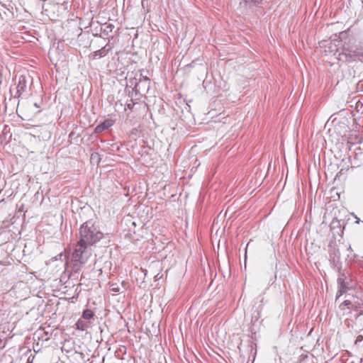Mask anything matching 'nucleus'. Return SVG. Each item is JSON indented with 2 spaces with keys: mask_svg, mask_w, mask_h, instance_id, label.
<instances>
[{
  "mask_svg": "<svg viewBox=\"0 0 363 363\" xmlns=\"http://www.w3.org/2000/svg\"><path fill=\"white\" fill-rule=\"evenodd\" d=\"M104 238V233L95 225L92 220L83 223L79 230V240L74 246L72 260L86 264L92 255L93 249Z\"/></svg>",
  "mask_w": 363,
  "mask_h": 363,
  "instance_id": "nucleus-1",
  "label": "nucleus"
},
{
  "mask_svg": "<svg viewBox=\"0 0 363 363\" xmlns=\"http://www.w3.org/2000/svg\"><path fill=\"white\" fill-rule=\"evenodd\" d=\"M264 0H241L239 4L238 9L242 14L253 13L257 8L262 6Z\"/></svg>",
  "mask_w": 363,
  "mask_h": 363,
  "instance_id": "nucleus-2",
  "label": "nucleus"
},
{
  "mask_svg": "<svg viewBox=\"0 0 363 363\" xmlns=\"http://www.w3.org/2000/svg\"><path fill=\"white\" fill-rule=\"evenodd\" d=\"M28 80L26 76L21 75L18 77V84L16 86V92L14 98H19L23 92L26 91L27 88Z\"/></svg>",
  "mask_w": 363,
  "mask_h": 363,
  "instance_id": "nucleus-3",
  "label": "nucleus"
},
{
  "mask_svg": "<svg viewBox=\"0 0 363 363\" xmlns=\"http://www.w3.org/2000/svg\"><path fill=\"white\" fill-rule=\"evenodd\" d=\"M345 50L348 51V55L350 57H354L355 60L363 61V45H359L354 50H347L346 48Z\"/></svg>",
  "mask_w": 363,
  "mask_h": 363,
  "instance_id": "nucleus-4",
  "label": "nucleus"
},
{
  "mask_svg": "<svg viewBox=\"0 0 363 363\" xmlns=\"http://www.w3.org/2000/svg\"><path fill=\"white\" fill-rule=\"evenodd\" d=\"M113 121L107 119L98 124L94 128V133H100L113 125Z\"/></svg>",
  "mask_w": 363,
  "mask_h": 363,
  "instance_id": "nucleus-5",
  "label": "nucleus"
},
{
  "mask_svg": "<svg viewBox=\"0 0 363 363\" xmlns=\"http://www.w3.org/2000/svg\"><path fill=\"white\" fill-rule=\"evenodd\" d=\"M150 79L147 77H143V79L140 80L139 83L136 84V85L135 86V87L133 89V91H135L136 95L138 94H139L140 90L141 89V85L143 84L147 85V91H148L149 88H150Z\"/></svg>",
  "mask_w": 363,
  "mask_h": 363,
  "instance_id": "nucleus-6",
  "label": "nucleus"
},
{
  "mask_svg": "<svg viewBox=\"0 0 363 363\" xmlns=\"http://www.w3.org/2000/svg\"><path fill=\"white\" fill-rule=\"evenodd\" d=\"M108 45H106L104 47H103L102 48L95 51L94 53H93V56L94 58H101L102 57H104L106 56L108 52L111 50V47H108Z\"/></svg>",
  "mask_w": 363,
  "mask_h": 363,
  "instance_id": "nucleus-7",
  "label": "nucleus"
},
{
  "mask_svg": "<svg viewBox=\"0 0 363 363\" xmlns=\"http://www.w3.org/2000/svg\"><path fill=\"white\" fill-rule=\"evenodd\" d=\"M338 290L336 294V300L349 289V283L346 281L337 284Z\"/></svg>",
  "mask_w": 363,
  "mask_h": 363,
  "instance_id": "nucleus-8",
  "label": "nucleus"
},
{
  "mask_svg": "<svg viewBox=\"0 0 363 363\" xmlns=\"http://www.w3.org/2000/svg\"><path fill=\"white\" fill-rule=\"evenodd\" d=\"M89 323L88 321H84L79 318L75 324L76 329L80 331H85L89 328Z\"/></svg>",
  "mask_w": 363,
  "mask_h": 363,
  "instance_id": "nucleus-9",
  "label": "nucleus"
},
{
  "mask_svg": "<svg viewBox=\"0 0 363 363\" xmlns=\"http://www.w3.org/2000/svg\"><path fill=\"white\" fill-rule=\"evenodd\" d=\"M124 281H123L120 284L117 283H111L110 284V290L115 293H119L122 291V289H125V286H123Z\"/></svg>",
  "mask_w": 363,
  "mask_h": 363,
  "instance_id": "nucleus-10",
  "label": "nucleus"
},
{
  "mask_svg": "<svg viewBox=\"0 0 363 363\" xmlns=\"http://www.w3.org/2000/svg\"><path fill=\"white\" fill-rule=\"evenodd\" d=\"M94 316V312L91 309H89V308L84 310L82 312V318L84 320H86L89 323H90V320L91 319H93Z\"/></svg>",
  "mask_w": 363,
  "mask_h": 363,
  "instance_id": "nucleus-11",
  "label": "nucleus"
},
{
  "mask_svg": "<svg viewBox=\"0 0 363 363\" xmlns=\"http://www.w3.org/2000/svg\"><path fill=\"white\" fill-rule=\"evenodd\" d=\"M114 26L111 23H106L104 28H102L103 33L106 35H108L113 31Z\"/></svg>",
  "mask_w": 363,
  "mask_h": 363,
  "instance_id": "nucleus-12",
  "label": "nucleus"
},
{
  "mask_svg": "<svg viewBox=\"0 0 363 363\" xmlns=\"http://www.w3.org/2000/svg\"><path fill=\"white\" fill-rule=\"evenodd\" d=\"M75 262V261H74ZM82 264H80L79 262H76L75 264H74L73 265V269H72V272H71V274L69 275V277H73V276H75L77 274L79 273V272L80 271V265H82Z\"/></svg>",
  "mask_w": 363,
  "mask_h": 363,
  "instance_id": "nucleus-13",
  "label": "nucleus"
},
{
  "mask_svg": "<svg viewBox=\"0 0 363 363\" xmlns=\"http://www.w3.org/2000/svg\"><path fill=\"white\" fill-rule=\"evenodd\" d=\"M138 133V128H133L130 130L129 133V137L133 140H135L136 136Z\"/></svg>",
  "mask_w": 363,
  "mask_h": 363,
  "instance_id": "nucleus-14",
  "label": "nucleus"
},
{
  "mask_svg": "<svg viewBox=\"0 0 363 363\" xmlns=\"http://www.w3.org/2000/svg\"><path fill=\"white\" fill-rule=\"evenodd\" d=\"M346 281V276L344 273H340L338 275V278L337 280V284L340 282H345Z\"/></svg>",
  "mask_w": 363,
  "mask_h": 363,
  "instance_id": "nucleus-15",
  "label": "nucleus"
},
{
  "mask_svg": "<svg viewBox=\"0 0 363 363\" xmlns=\"http://www.w3.org/2000/svg\"><path fill=\"white\" fill-rule=\"evenodd\" d=\"M126 352V348L124 346H122L121 348H119L116 352V355L117 357H118L121 354H125Z\"/></svg>",
  "mask_w": 363,
  "mask_h": 363,
  "instance_id": "nucleus-16",
  "label": "nucleus"
},
{
  "mask_svg": "<svg viewBox=\"0 0 363 363\" xmlns=\"http://www.w3.org/2000/svg\"><path fill=\"white\" fill-rule=\"evenodd\" d=\"M134 105L135 103L133 102V99H130V102H127L125 104V107L130 110H132L133 108Z\"/></svg>",
  "mask_w": 363,
  "mask_h": 363,
  "instance_id": "nucleus-17",
  "label": "nucleus"
},
{
  "mask_svg": "<svg viewBox=\"0 0 363 363\" xmlns=\"http://www.w3.org/2000/svg\"><path fill=\"white\" fill-rule=\"evenodd\" d=\"M352 305V302H351L350 301H349V300H345V301H344L342 303V304H341V306H347V308H351Z\"/></svg>",
  "mask_w": 363,
  "mask_h": 363,
  "instance_id": "nucleus-18",
  "label": "nucleus"
},
{
  "mask_svg": "<svg viewBox=\"0 0 363 363\" xmlns=\"http://www.w3.org/2000/svg\"><path fill=\"white\" fill-rule=\"evenodd\" d=\"M340 226V221L338 220H333L332 223H331V226L332 228H335V226Z\"/></svg>",
  "mask_w": 363,
  "mask_h": 363,
  "instance_id": "nucleus-19",
  "label": "nucleus"
},
{
  "mask_svg": "<svg viewBox=\"0 0 363 363\" xmlns=\"http://www.w3.org/2000/svg\"><path fill=\"white\" fill-rule=\"evenodd\" d=\"M352 216L355 218V223L359 224L360 223H363V220H361L354 213H352Z\"/></svg>",
  "mask_w": 363,
  "mask_h": 363,
  "instance_id": "nucleus-20",
  "label": "nucleus"
},
{
  "mask_svg": "<svg viewBox=\"0 0 363 363\" xmlns=\"http://www.w3.org/2000/svg\"><path fill=\"white\" fill-rule=\"evenodd\" d=\"M363 339V337L359 335L357 337V340H355V344H357L359 342L362 341Z\"/></svg>",
  "mask_w": 363,
  "mask_h": 363,
  "instance_id": "nucleus-21",
  "label": "nucleus"
},
{
  "mask_svg": "<svg viewBox=\"0 0 363 363\" xmlns=\"http://www.w3.org/2000/svg\"><path fill=\"white\" fill-rule=\"evenodd\" d=\"M146 89L147 90V85H145V84H142L141 85V89Z\"/></svg>",
  "mask_w": 363,
  "mask_h": 363,
  "instance_id": "nucleus-22",
  "label": "nucleus"
},
{
  "mask_svg": "<svg viewBox=\"0 0 363 363\" xmlns=\"http://www.w3.org/2000/svg\"><path fill=\"white\" fill-rule=\"evenodd\" d=\"M34 106H35L36 108H39V106L37 103H34Z\"/></svg>",
  "mask_w": 363,
  "mask_h": 363,
  "instance_id": "nucleus-23",
  "label": "nucleus"
},
{
  "mask_svg": "<svg viewBox=\"0 0 363 363\" xmlns=\"http://www.w3.org/2000/svg\"><path fill=\"white\" fill-rule=\"evenodd\" d=\"M348 250H352V248L350 246L349 247Z\"/></svg>",
  "mask_w": 363,
  "mask_h": 363,
  "instance_id": "nucleus-24",
  "label": "nucleus"
},
{
  "mask_svg": "<svg viewBox=\"0 0 363 363\" xmlns=\"http://www.w3.org/2000/svg\"><path fill=\"white\" fill-rule=\"evenodd\" d=\"M361 314H363V313H362Z\"/></svg>",
  "mask_w": 363,
  "mask_h": 363,
  "instance_id": "nucleus-25",
  "label": "nucleus"
}]
</instances>
